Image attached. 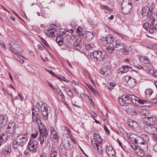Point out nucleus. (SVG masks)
Segmentation results:
<instances>
[{"label": "nucleus", "instance_id": "f257e3e1", "mask_svg": "<svg viewBox=\"0 0 157 157\" xmlns=\"http://www.w3.org/2000/svg\"><path fill=\"white\" fill-rule=\"evenodd\" d=\"M75 144L74 140L71 137H68L64 140L60 145V149L63 153H66V151L71 149L73 147V145Z\"/></svg>", "mask_w": 157, "mask_h": 157}, {"label": "nucleus", "instance_id": "f03ea898", "mask_svg": "<svg viewBox=\"0 0 157 157\" xmlns=\"http://www.w3.org/2000/svg\"><path fill=\"white\" fill-rule=\"evenodd\" d=\"M135 98L138 99V98L133 95H123L122 98H119L120 104L122 106H125L126 104L131 103L132 102L134 104H136L135 102Z\"/></svg>", "mask_w": 157, "mask_h": 157}, {"label": "nucleus", "instance_id": "7ed1b4c3", "mask_svg": "<svg viewBox=\"0 0 157 157\" xmlns=\"http://www.w3.org/2000/svg\"><path fill=\"white\" fill-rule=\"evenodd\" d=\"M90 57L98 61H101L106 59L108 57L106 52L104 51H95L90 52Z\"/></svg>", "mask_w": 157, "mask_h": 157}, {"label": "nucleus", "instance_id": "20e7f679", "mask_svg": "<svg viewBox=\"0 0 157 157\" xmlns=\"http://www.w3.org/2000/svg\"><path fill=\"white\" fill-rule=\"evenodd\" d=\"M148 22H145L143 24V27L146 30H147L149 29V32L152 33L155 31L157 30V23L154 26L153 28V24L155 22V19L153 17H151L149 20H147Z\"/></svg>", "mask_w": 157, "mask_h": 157}, {"label": "nucleus", "instance_id": "39448f33", "mask_svg": "<svg viewBox=\"0 0 157 157\" xmlns=\"http://www.w3.org/2000/svg\"><path fill=\"white\" fill-rule=\"evenodd\" d=\"M121 11L124 14H128L131 10L132 5L129 0H124L121 5Z\"/></svg>", "mask_w": 157, "mask_h": 157}, {"label": "nucleus", "instance_id": "423d86ee", "mask_svg": "<svg viewBox=\"0 0 157 157\" xmlns=\"http://www.w3.org/2000/svg\"><path fill=\"white\" fill-rule=\"evenodd\" d=\"M153 12V7L152 5L150 7H144L142 9L141 14L143 17L146 16L148 20H149L151 17H153L152 14Z\"/></svg>", "mask_w": 157, "mask_h": 157}, {"label": "nucleus", "instance_id": "0eeeda50", "mask_svg": "<svg viewBox=\"0 0 157 157\" xmlns=\"http://www.w3.org/2000/svg\"><path fill=\"white\" fill-rule=\"evenodd\" d=\"M39 129L40 132V144H42L44 142V139L46 138L48 136V131L44 126Z\"/></svg>", "mask_w": 157, "mask_h": 157}, {"label": "nucleus", "instance_id": "6e6552de", "mask_svg": "<svg viewBox=\"0 0 157 157\" xmlns=\"http://www.w3.org/2000/svg\"><path fill=\"white\" fill-rule=\"evenodd\" d=\"M143 121L144 123L146 125H153L157 122V119L154 116L146 117L143 118Z\"/></svg>", "mask_w": 157, "mask_h": 157}, {"label": "nucleus", "instance_id": "1a4fd4ad", "mask_svg": "<svg viewBox=\"0 0 157 157\" xmlns=\"http://www.w3.org/2000/svg\"><path fill=\"white\" fill-rule=\"evenodd\" d=\"M140 140L137 139L136 138H135L134 140L135 144H136L134 145H131L132 148L134 149V146L135 147H138L141 149L143 150H146L147 149V145L146 143L144 142H140Z\"/></svg>", "mask_w": 157, "mask_h": 157}, {"label": "nucleus", "instance_id": "9d476101", "mask_svg": "<svg viewBox=\"0 0 157 157\" xmlns=\"http://www.w3.org/2000/svg\"><path fill=\"white\" fill-rule=\"evenodd\" d=\"M41 115L45 120H47L48 117V112L46 105L44 103H42L40 106Z\"/></svg>", "mask_w": 157, "mask_h": 157}, {"label": "nucleus", "instance_id": "9b49d317", "mask_svg": "<svg viewBox=\"0 0 157 157\" xmlns=\"http://www.w3.org/2000/svg\"><path fill=\"white\" fill-rule=\"evenodd\" d=\"M37 142L34 140H31L29 143L28 147L29 149L31 151L36 152V149L37 147Z\"/></svg>", "mask_w": 157, "mask_h": 157}, {"label": "nucleus", "instance_id": "f8f14e48", "mask_svg": "<svg viewBox=\"0 0 157 157\" xmlns=\"http://www.w3.org/2000/svg\"><path fill=\"white\" fill-rule=\"evenodd\" d=\"M16 139L18 143H19V145L21 146L25 144L27 141L26 136L23 135L19 136Z\"/></svg>", "mask_w": 157, "mask_h": 157}, {"label": "nucleus", "instance_id": "ddd939ff", "mask_svg": "<svg viewBox=\"0 0 157 157\" xmlns=\"http://www.w3.org/2000/svg\"><path fill=\"white\" fill-rule=\"evenodd\" d=\"M102 142V139L99 135L94 134V138L91 139L92 144L93 145L97 144H101Z\"/></svg>", "mask_w": 157, "mask_h": 157}, {"label": "nucleus", "instance_id": "4468645a", "mask_svg": "<svg viewBox=\"0 0 157 157\" xmlns=\"http://www.w3.org/2000/svg\"><path fill=\"white\" fill-rule=\"evenodd\" d=\"M16 127L15 123L10 122L7 128V131L8 134H13L15 132Z\"/></svg>", "mask_w": 157, "mask_h": 157}, {"label": "nucleus", "instance_id": "2eb2a0df", "mask_svg": "<svg viewBox=\"0 0 157 157\" xmlns=\"http://www.w3.org/2000/svg\"><path fill=\"white\" fill-rule=\"evenodd\" d=\"M50 137L51 139L54 142H56L58 141V136L56 133V132L55 130V129L51 127L50 128Z\"/></svg>", "mask_w": 157, "mask_h": 157}, {"label": "nucleus", "instance_id": "dca6fc26", "mask_svg": "<svg viewBox=\"0 0 157 157\" xmlns=\"http://www.w3.org/2000/svg\"><path fill=\"white\" fill-rule=\"evenodd\" d=\"M101 74L103 75H109L111 74V70L107 66H105L101 69Z\"/></svg>", "mask_w": 157, "mask_h": 157}, {"label": "nucleus", "instance_id": "f3484780", "mask_svg": "<svg viewBox=\"0 0 157 157\" xmlns=\"http://www.w3.org/2000/svg\"><path fill=\"white\" fill-rule=\"evenodd\" d=\"M81 41V38L80 37H79L76 39L74 44V47L76 50H79L81 48L80 44Z\"/></svg>", "mask_w": 157, "mask_h": 157}, {"label": "nucleus", "instance_id": "a211bd4d", "mask_svg": "<svg viewBox=\"0 0 157 157\" xmlns=\"http://www.w3.org/2000/svg\"><path fill=\"white\" fill-rule=\"evenodd\" d=\"M106 151L110 157H115V153L114 149L110 146H108L106 149Z\"/></svg>", "mask_w": 157, "mask_h": 157}, {"label": "nucleus", "instance_id": "6ab92c4d", "mask_svg": "<svg viewBox=\"0 0 157 157\" xmlns=\"http://www.w3.org/2000/svg\"><path fill=\"white\" fill-rule=\"evenodd\" d=\"M56 33L57 31H55V29L49 28L48 29L47 32H45V34L50 37H53L55 36V34H56Z\"/></svg>", "mask_w": 157, "mask_h": 157}, {"label": "nucleus", "instance_id": "aec40b11", "mask_svg": "<svg viewBox=\"0 0 157 157\" xmlns=\"http://www.w3.org/2000/svg\"><path fill=\"white\" fill-rule=\"evenodd\" d=\"M7 120L6 115L0 114V126L5 124Z\"/></svg>", "mask_w": 157, "mask_h": 157}, {"label": "nucleus", "instance_id": "412c9836", "mask_svg": "<svg viewBox=\"0 0 157 157\" xmlns=\"http://www.w3.org/2000/svg\"><path fill=\"white\" fill-rule=\"evenodd\" d=\"M14 54L16 55L17 57H16L15 58L17 60L19 61L21 63H24V60L22 59L19 57V56H21L24 58H25L23 55L21 53L17 52H14Z\"/></svg>", "mask_w": 157, "mask_h": 157}, {"label": "nucleus", "instance_id": "4be33fe9", "mask_svg": "<svg viewBox=\"0 0 157 157\" xmlns=\"http://www.w3.org/2000/svg\"><path fill=\"white\" fill-rule=\"evenodd\" d=\"M147 125L145 127V131L148 133H153L154 132V131L156 129V128L154 127L151 126V125Z\"/></svg>", "mask_w": 157, "mask_h": 157}, {"label": "nucleus", "instance_id": "5701e85b", "mask_svg": "<svg viewBox=\"0 0 157 157\" xmlns=\"http://www.w3.org/2000/svg\"><path fill=\"white\" fill-rule=\"evenodd\" d=\"M137 147V148H136V147H135L134 148L136 153L137 155L139 156H143L144 155V150L141 149L138 147Z\"/></svg>", "mask_w": 157, "mask_h": 157}, {"label": "nucleus", "instance_id": "b1692460", "mask_svg": "<svg viewBox=\"0 0 157 157\" xmlns=\"http://www.w3.org/2000/svg\"><path fill=\"white\" fill-rule=\"evenodd\" d=\"M86 50L87 51L88 53L86 52L89 56H90V52H92L93 47L91 45L89 44H86L85 45Z\"/></svg>", "mask_w": 157, "mask_h": 157}, {"label": "nucleus", "instance_id": "393cba45", "mask_svg": "<svg viewBox=\"0 0 157 157\" xmlns=\"http://www.w3.org/2000/svg\"><path fill=\"white\" fill-rule=\"evenodd\" d=\"M127 84L130 87H133L136 85V80L131 78L129 80L127 81Z\"/></svg>", "mask_w": 157, "mask_h": 157}, {"label": "nucleus", "instance_id": "a878e982", "mask_svg": "<svg viewBox=\"0 0 157 157\" xmlns=\"http://www.w3.org/2000/svg\"><path fill=\"white\" fill-rule=\"evenodd\" d=\"M39 110V109L37 108L36 109H35L34 107L33 108L32 113L33 120H34V119L36 118V117H37Z\"/></svg>", "mask_w": 157, "mask_h": 157}, {"label": "nucleus", "instance_id": "bb28decb", "mask_svg": "<svg viewBox=\"0 0 157 157\" xmlns=\"http://www.w3.org/2000/svg\"><path fill=\"white\" fill-rule=\"evenodd\" d=\"M86 39L89 41L92 40V38L94 36V35L92 32H88L86 33Z\"/></svg>", "mask_w": 157, "mask_h": 157}, {"label": "nucleus", "instance_id": "cd10ccee", "mask_svg": "<svg viewBox=\"0 0 157 157\" xmlns=\"http://www.w3.org/2000/svg\"><path fill=\"white\" fill-rule=\"evenodd\" d=\"M56 41L60 46L62 45L63 44V38L60 35L56 36Z\"/></svg>", "mask_w": 157, "mask_h": 157}, {"label": "nucleus", "instance_id": "c85d7f7f", "mask_svg": "<svg viewBox=\"0 0 157 157\" xmlns=\"http://www.w3.org/2000/svg\"><path fill=\"white\" fill-rule=\"evenodd\" d=\"M139 59L140 61L143 63L148 64L149 62V60L147 57L140 56L139 57Z\"/></svg>", "mask_w": 157, "mask_h": 157}, {"label": "nucleus", "instance_id": "c756f323", "mask_svg": "<svg viewBox=\"0 0 157 157\" xmlns=\"http://www.w3.org/2000/svg\"><path fill=\"white\" fill-rule=\"evenodd\" d=\"M11 150V146L10 145L6 146L3 149L4 153L5 155L10 153Z\"/></svg>", "mask_w": 157, "mask_h": 157}, {"label": "nucleus", "instance_id": "7c9ffc66", "mask_svg": "<svg viewBox=\"0 0 157 157\" xmlns=\"http://www.w3.org/2000/svg\"><path fill=\"white\" fill-rule=\"evenodd\" d=\"M113 38L112 36H108L105 38H103L102 40L103 41H106L108 44L112 43L113 42Z\"/></svg>", "mask_w": 157, "mask_h": 157}, {"label": "nucleus", "instance_id": "2f4dec72", "mask_svg": "<svg viewBox=\"0 0 157 157\" xmlns=\"http://www.w3.org/2000/svg\"><path fill=\"white\" fill-rule=\"evenodd\" d=\"M57 155V152L56 148L52 147L50 152V157H56Z\"/></svg>", "mask_w": 157, "mask_h": 157}, {"label": "nucleus", "instance_id": "473e14b6", "mask_svg": "<svg viewBox=\"0 0 157 157\" xmlns=\"http://www.w3.org/2000/svg\"><path fill=\"white\" fill-rule=\"evenodd\" d=\"M123 44V43H122L120 40H116L115 42L114 43L113 47L114 48H118L121 45L122 46Z\"/></svg>", "mask_w": 157, "mask_h": 157}, {"label": "nucleus", "instance_id": "72a5a7b5", "mask_svg": "<svg viewBox=\"0 0 157 157\" xmlns=\"http://www.w3.org/2000/svg\"><path fill=\"white\" fill-rule=\"evenodd\" d=\"M94 147L97 148L98 152L100 154H101L103 152V150L101 146L99 145V144H96L93 145Z\"/></svg>", "mask_w": 157, "mask_h": 157}, {"label": "nucleus", "instance_id": "f704fd0d", "mask_svg": "<svg viewBox=\"0 0 157 157\" xmlns=\"http://www.w3.org/2000/svg\"><path fill=\"white\" fill-rule=\"evenodd\" d=\"M33 121L34 122H36L39 128H40L43 127L41 121L39 119H37V117H36V118H35L34 120V119L33 120Z\"/></svg>", "mask_w": 157, "mask_h": 157}, {"label": "nucleus", "instance_id": "c9c22d12", "mask_svg": "<svg viewBox=\"0 0 157 157\" xmlns=\"http://www.w3.org/2000/svg\"><path fill=\"white\" fill-rule=\"evenodd\" d=\"M126 112L131 115H134L136 114L135 111L132 108H129L127 109Z\"/></svg>", "mask_w": 157, "mask_h": 157}, {"label": "nucleus", "instance_id": "e433bc0d", "mask_svg": "<svg viewBox=\"0 0 157 157\" xmlns=\"http://www.w3.org/2000/svg\"><path fill=\"white\" fill-rule=\"evenodd\" d=\"M122 46L123 48L121 49L122 52L124 54H127L128 53V51L126 48V46L124 44H122Z\"/></svg>", "mask_w": 157, "mask_h": 157}, {"label": "nucleus", "instance_id": "4c0bfd02", "mask_svg": "<svg viewBox=\"0 0 157 157\" xmlns=\"http://www.w3.org/2000/svg\"><path fill=\"white\" fill-rule=\"evenodd\" d=\"M153 91L151 89H147L145 91V94L147 97H149L153 93Z\"/></svg>", "mask_w": 157, "mask_h": 157}, {"label": "nucleus", "instance_id": "58836bf2", "mask_svg": "<svg viewBox=\"0 0 157 157\" xmlns=\"http://www.w3.org/2000/svg\"><path fill=\"white\" fill-rule=\"evenodd\" d=\"M60 33L63 35H66L67 36L69 34V30L67 29H62L60 30Z\"/></svg>", "mask_w": 157, "mask_h": 157}, {"label": "nucleus", "instance_id": "ea45409f", "mask_svg": "<svg viewBox=\"0 0 157 157\" xmlns=\"http://www.w3.org/2000/svg\"><path fill=\"white\" fill-rule=\"evenodd\" d=\"M107 51L109 53H112L115 50L114 48L112 46H109L106 48Z\"/></svg>", "mask_w": 157, "mask_h": 157}, {"label": "nucleus", "instance_id": "a19ab883", "mask_svg": "<svg viewBox=\"0 0 157 157\" xmlns=\"http://www.w3.org/2000/svg\"><path fill=\"white\" fill-rule=\"evenodd\" d=\"M149 74L152 76L157 77V72L153 70H150L149 71Z\"/></svg>", "mask_w": 157, "mask_h": 157}, {"label": "nucleus", "instance_id": "79ce46f5", "mask_svg": "<svg viewBox=\"0 0 157 157\" xmlns=\"http://www.w3.org/2000/svg\"><path fill=\"white\" fill-rule=\"evenodd\" d=\"M147 103L146 101L142 100L140 101V104L139 105L142 107L148 106V105H147Z\"/></svg>", "mask_w": 157, "mask_h": 157}, {"label": "nucleus", "instance_id": "37998d69", "mask_svg": "<svg viewBox=\"0 0 157 157\" xmlns=\"http://www.w3.org/2000/svg\"><path fill=\"white\" fill-rule=\"evenodd\" d=\"M101 8H103V9H105L106 10L111 12L112 11V9H111L108 6H104L102 5H101Z\"/></svg>", "mask_w": 157, "mask_h": 157}, {"label": "nucleus", "instance_id": "c03bdc74", "mask_svg": "<svg viewBox=\"0 0 157 157\" xmlns=\"http://www.w3.org/2000/svg\"><path fill=\"white\" fill-rule=\"evenodd\" d=\"M123 71H122V73H126L128 71L129 69H131L130 67L128 66H123Z\"/></svg>", "mask_w": 157, "mask_h": 157}, {"label": "nucleus", "instance_id": "a18cd8bd", "mask_svg": "<svg viewBox=\"0 0 157 157\" xmlns=\"http://www.w3.org/2000/svg\"><path fill=\"white\" fill-rule=\"evenodd\" d=\"M116 84L114 83H110L108 85V87L110 90L113 89L114 87L115 86Z\"/></svg>", "mask_w": 157, "mask_h": 157}, {"label": "nucleus", "instance_id": "49530a36", "mask_svg": "<svg viewBox=\"0 0 157 157\" xmlns=\"http://www.w3.org/2000/svg\"><path fill=\"white\" fill-rule=\"evenodd\" d=\"M132 125V128L133 129H136V128H139V125L138 123L134 121L133 124Z\"/></svg>", "mask_w": 157, "mask_h": 157}, {"label": "nucleus", "instance_id": "de8ad7c7", "mask_svg": "<svg viewBox=\"0 0 157 157\" xmlns=\"http://www.w3.org/2000/svg\"><path fill=\"white\" fill-rule=\"evenodd\" d=\"M154 140L157 142V138L156 137H154ZM155 151L157 152V143H156L154 145L153 147Z\"/></svg>", "mask_w": 157, "mask_h": 157}, {"label": "nucleus", "instance_id": "09e8293b", "mask_svg": "<svg viewBox=\"0 0 157 157\" xmlns=\"http://www.w3.org/2000/svg\"><path fill=\"white\" fill-rule=\"evenodd\" d=\"M142 113L144 116H147L149 114V112L147 110L144 109L142 111Z\"/></svg>", "mask_w": 157, "mask_h": 157}, {"label": "nucleus", "instance_id": "8fccbe9b", "mask_svg": "<svg viewBox=\"0 0 157 157\" xmlns=\"http://www.w3.org/2000/svg\"><path fill=\"white\" fill-rule=\"evenodd\" d=\"M56 77L58 79L60 80V81H64L66 82H68V80L66 79V78L64 77H58L56 76Z\"/></svg>", "mask_w": 157, "mask_h": 157}, {"label": "nucleus", "instance_id": "3c124183", "mask_svg": "<svg viewBox=\"0 0 157 157\" xmlns=\"http://www.w3.org/2000/svg\"><path fill=\"white\" fill-rule=\"evenodd\" d=\"M13 146L15 148H17L18 147V145H19V143H18L17 139L16 140L13 141Z\"/></svg>", "mask_w": 157, "mask_h": 157}, {"label": "nucleus", "instance_id": "603ef678", "mask_svg": "<svg viewBox=\"0 0 157 157\" xmlns=\"http://www.w3.org/2000/svg\"><path fill=\"white\" fill-rule=\"evenodd\" d=\"M134 122V121L131 120H130L128 121V123L129 126L132 127V125H132L133 124Z\"/></svg>", "mask_w": 157, "mask_h": 157}, {"label": "nucleus", "instance_id": "864d4df0", "mask_svg": "<svg viewBox=\"0 0 157 157\" xmlns=\"http://www.w3.org/2000/svg\"><path fill=\"white\" fill-rule=\"evenodd\" d=\"M131 78V77L129 76H126L124 77L123 78V80H125V81H126L127 83V81L129 80V79H130Z\"/></svg>", "mask_w": 157, "mask_h": 157}, {"label": "nucleus", "instance_id": "5fc2aeb1", "mask_svg": "<svg viewBox=\"0 0 157 157\" xmlns=\"http://www.w3.org/2000/svg\"><path fill=\"white\" fill-rule=\"evenodd\" d=\"M66 46L68 48H71L72 46V44L71 42H67L65 43Z\"/></svg>", "mask_w": 157, "mask_h": 157}, {"label": "nucleus", "instance_id": "6e6d98bb", "mask_svg": "<svg viewBox=\"0 0 157 157\" xmlns=\"http://www.w3.org/2000/svg\"><path fill=\"white\" fill-rule=\"evenodd\" d=\"M155 44H148L147 45V47L151 49L153 48H155Z\"/></svg>", "mask_w": 157, "mask_h": 157}, {"label": "nucleus", "instance_id": "4d7b16f0", "mask_svg": "<svg viewBox=\"0 0 157 157\" xmlns=\"http://www.w3.org/2000/svg\"><path fill=\"white\" fill-rule=\"evenodd\" d=\"M135 102H136V105H139V104H139V105L140 104V101H141V100H140L138 98V99H136L135 98Z\"/></svg>", "mask_w": 157, "mask_h": 157}, {"label": "nucleus", "instance_id": "13d9d810", "mask_svg": "<svg viewBox=\"0 0 157 157\" xmlns=\"http://www.w3.org/2000/svg\"><path fill=\"white\" fill-rule=\"evenodd\" d=\"M37 134H38V132L36 131V133H35L34 134H32L31 136L32 137H33V138H35L36 137Z\"/></svg>", "mask_w": 157, "mask_h": 157}, {"label": "nucleus", "instance_id": "bf43d9fd", "mask_svg": "<svg viewBox=\"0 0 157 157\" xmlns=\"http://www.w3.org/2000/svg\"><path fill=\"white\" fill-rule=\"evenodd\" d=\"M48 71L52 75L55 77L56 76L55 75L54 72H53L52 71L49 70H48Z\"/></svg>", "mask_w": 157, "mask_h": 157}, {"label": "nucleus", "instance_id": "052dcab7", "mask_svg": "<svg viewBox=\"0 0 157 157\" xmlns=\"http://www.w3.org/2000/svg\"><path fill=\"white\" fill-rule=\"evenodd\" d=\"M42 42L46 46H47V47H48V44L45 40H43V41H42Z\"/></svg>", "mask_w": 157, "mask_h": 157}, {"label": "nucleus", "instance_id": "680f3d73", "mask_svg": "<svg viewBox=\"0 0 157 157\" xmlns=\"http://www.w3.org/2000/svg\"><path fill=\"white\" fill-rule=\"evenodd\" d=\"M9 48H10V50L13 53H14V52H15V51H14L13 50V48H12V45L11 44H9ZM17 51H16V52Z\"/></svg>", "mask_w": 157, "mask_h": 157}, {"label": "nucleus", "instance_id": "e2e57ef3", "mask_svg": "<svg viewBox=\"0 0 157 157\" xmlns=\"http://www.w3.org/2000/svg\"><path fill=\"white\" fill-rule=\"evenodd\" d=\"M68 92L71 93V94H68V95L70 97H72L73 96V93L71 90L70 89H68Z\"/></svg>", "mask_w": 157, "mask_h": 157}, {"label": "nucleus", "instance_id": "0e129e2a", "mask_svg": "<svg viewBox=\"0 0 157 157\" xmlns=\"http://www.w3.org/2000/svg\"><path fill=\"white\" fill-rule=\"evenodd\" d=\"M40 157H46V154L44 153H42L40 155Z\"/></svg>", "mask_w": 157, "mask_h": 157}, {"label": "nucleus", "instance_id": "69168bd1", "mask_svg": "<svg viewBox=\"0 0 157 157\" xmlns=\"http://www.w3.org/2000/svg\"><path fill=\"white\" fill-rule=\"evenodd\" d=\"M41 58L44 62L49 61V59L47 57H45L44 58H43V57H42Z\"/></svg>", "mask_w": 157, "mask_h": 157}, {"label": "nucleus", "instance_id": "338daca9", "mask_svg": "<svg viewBox=\"0 0 157 157\" xmlns=\"http://www.w3.org/2000/svg\"><path fill=\"white\" fill-rule=\"evenodd\" d=\"M14 49L16 51L18 50V45L16 44H14L13 45Z\"/></svg>", "mask_w": 157, "mask_h": 157}, {"label": "nucleus", "instance_id": "774afa93", "mask_svg": "<svg viewBox=\"0 0 157 157\" xmlns=\"http://www.w3.org/2000/svg\"><path fill=\"white\" fill-rule=\"evenodd\" d=\"M152 102L154 104L157 105V99L155 98L152 100Z\"/></svg>", "mask_w": 157, "mask_h": 157}]
</instances>
